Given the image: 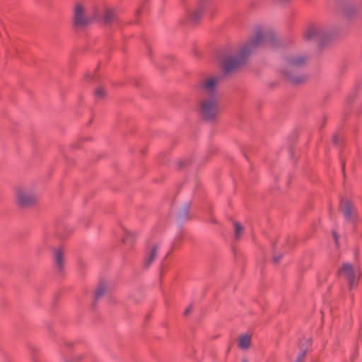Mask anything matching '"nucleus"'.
Here are the masks:
<instances>
[{"instance_id": "6", "label": "nucleus", "mask_w": 362, "mask_h": 362, "mask_svg": "<svg viewBox=\"0 0 362 362\" xmlns=\"http://www.w3.org/2000/svg\"><path fill=\"white\" fill-rule=\"evenodd\" d=\"M303 36L305 40L317 43H322L329 38V34L327 29L319 25L308 27Z\"/></svg>"}, {"instance_id": "11", "label": "nucleus", "mask_w": 362, "mask_h": 362, "mask_svg": "<svg viewBox=\"0 0 362 362\" xmlns=\"http://www.w3.org/2000/svg\"><path fill=\"white\" fill-rule=\"evenodd\" d=\"M308 60L305 55L298 54L289 57L287 60V65L290 68H298L303 66Z\"/></svg>"}, {"instance_id": "21", "label": "nucleus", "mask_w": 362, "mask_h": 362, "mask_svg": "<svg viewBox=\"0 0 362 362\" xmlns=\"http://www.w3.org/2000/svg\"><path fill=\"white\" fill-rule=\"evenodd\" d=\"M105 95V91L103 88L99 87L95 90V95L98 98H103Z\"/></svg>"}, {"instance_id": "24", "label": "nucleus", "mask_w": 362, "mask_h": 362, "mask_svg": "<svg viewBox=\"0 0 362 362\" xmlns=\"http://www.w3.org/2000/svg\"><path fill=\"white\" fill-rule=\"evenodd\" d=\"M190 311V308H188L186 310L185 314L187 315Z\"/></svg>"}, {"instance_id": "8", "label": "nucleus", "mask_w": 362, "mask_h": 362, "mask_svg": "<svg viewBox=\"0 0 362 362\" xmlns=\"http://www.w3.org/2000/svg\"><path fill=\"white\" fill-rule=\"evenodd\" d=\"M340 209L347 221H351L355 215V209L353 205L346 199H341Z\"/></svg>"}, {"instance_id": "26", "label": "nucleus", "mask_w": 362, "mask_h": 362, "mask_svg": "<svg viewBox=\"0 0 362 362\" xmlns=\"http://www.w3.org/2000/svg\"><path fill=\"white\" fill-rule=\"evenodd\" d=\"M308 343L310 344L311 343L310 339H308Z\"/></svg>"}, {"instance_id": "5", "label": "nucleus", "mask_w": 362, "mask_h": 362, "mask_svg": "<svg viewBox=\"0 0 362 362\" xmlns=\"http://www.w3.org/2000/svg\"><path fill=\"white\" fill-rule=\"evenodd\" d=\"M339 274L348 281L350 290L357 285L361 275L359 267L353 266L349 263H344L339 271Z\"/></svg>"}, {"instance_id": "20", "label": "nucleus", "mask_w": 362, "mask_h": 362, "mask_svg": "<svg viewBox=\"0 0 362 362\" xmlns=\"http://www.w3.org/2000/svg\"><path fill=\"white\" fill-rule=\"evenodd\" d=\"M306 354V350L302 349L298 353L296 359L293 362H303L304 361V357Z\"/></svg>"}, {"instance_id": "16", "label": "nucleus", "mask_w": 362, "mask_h": 362, "mask_svg": "<svg viewBox=\"0 0 362 362\" xmlns=\"http://www.w3.org/2000/svg\"><path fill=\"white\" fill-rule=\"evenodd\" d=\"M157 252L158 250H150L146 255L144 264L146 267H148L156 258L158 255Z\"/></svg>"}, {"instance_id": "10", "label": "nucleus", "mask_w": 362, "mask_h": 362, "mask_svg": "<svg viewBox=\"0 0 362 362\" xmlns=\"http://www.w3.org/2000/svg\"><path fill=\"white\" fill-rule=\"evenodd\" d=\"M210 0H198L197 8L190 13V18L192 21H197L199 20L202 14L208 6Z\"/></svg>"}, {"instance_id": "22", "label": "nucleus", "mask_w": 362, "mask_h": 362, "mask_svg": "<svg viewBox=\"0 0 362 362\" xmlns=\"http://www.w3.org/2000/svg\"><path fill=\"white\" fill-rule=\"evenodd\" d=\"M286 247H301V245L298 243H296L294 240H289Z\"/></svg>"}, {"instance_id": "9", "label": "nucleus", "mask_w": 362, "mask_h": 362, "mask_svg": "<svg viewBox=\"0 0 362 362\" xmlns=\"http://www.w3.org/2000/svg\"><path fill=\"white\" fill-rule=\"evenodd\" d=\"M123 232L124 234L122 238L123 243L127 246H134L138 240V233L127 228H124Z\"/></svg>"}, {"instance_id": "23", "label": "nucleus", "mask_w": 362, "mask_h": 362, "mask_svg": "<svg viewBox=\"0 0 362 362\" xmlns=\"http://www.w3.org/2000/svg\"><path fill=\"white\" fill-rule=\"evenodd\" d=\"M186 209L183 210V211L180 212V218H185L186 215Z\"/></svg>"}, {"instance_id": "19", "label": "nucleus", "mask_w": 362, "mask_h": 362, "mask_svg": "<svg viewBox=\"0 0 362 362\" xmlns=\"http://www.w3.org/2000/svg\"><path fill=\"white\" fill-rule=\"evenodd\" d=\"M282 257L283 253L281 252V250H276V252L272 255L273 262L277 264L279 262Z\"/></svg>"}, {"instance_id": "12", "label": "nucleus", "mask_w": 362, "mask_h": 362, "mask_svg": "<svg viewBox=\"0 0 362 362\" xmlns=\"http://www.w3.org/2000/svg\"><path fill=\"white\" fill-rule=\"evenodd\" d=\"M251 344V336L247 334L240 335L238 339V346L242 350L249 349Z\"/></svg>"}, {"instance_id": "17", "label": "nucleus", "mask_w": 362, "mask_h": 362, "mask_svg": "<svg viewBox=\"0 0 362 362\" xmlns=\"http://www.w3.org/2000/svg\"><path fill=\"white\" fill-rule=\"evenodd\" d=\"M107 290L108 288L105 284H100L95 293V298H99L101 297L107 291Z\"/></svg>"}, {"instance_id": "3", "label": "nucleus", "mask_w": 362, "mask_h": 362, "mask_svg": "<svg viewBox=\"0 0 362 362\" xmlns=\"http://www.w3.org/2000/svg\"><path fill=\"white\" fill-rule=\"evenodd\" d=\"M98 19V10L96 8H87L80 3L75 4L73 22L77 28H84Z\"/></svg>"}, {"instance_id": "18", "label": "nucleus", "mask_w": 362, "mask_h": 362, "mask_svg": "<svg viewBox=\"0 0 362 362\" xmlns=\"http://www.w3.org/2000/svg\"><path fill=\"white\" fill-rule=\"evenodd\" d=\"M146 246L148 247V249L155 250L160 247L162 245L158 241L151 238L147 240Z\"/></svg>"}, {"instance_id": "13", "label": "nucleus", "mask_w": 362, "mask_h": 362, "mask_svg": "<svg viewBox=\"0 0 362 362\" xmlns=\"http://www.w3.org/2000/svg\"><path fill=\"white\" fill-rule=\"evenodd\" d=\"M99 18H100V16H103V19L105 23H111L115 16V11L112 8H105L103 13H99Z\"/></svg>"}, {"instance_id": "14", "label": "nucleus", "mask_w": 362, "mask_h": 362, "mask_svg": "<svg viewBox=\"0 0 362 362\" xmlns=\"http://www.w3.org/2000/svg\"><path fill=\"white\" fill-rule=\"evenodd\" d=\"M245 232L244 226L239 222H234L233 223V238L235 240H240Z\"/></svg>"}, {"instance_id": "2", "label": "nucleus", "mask_w": 362, "mask_h": 362, "mask_svg": "<svg viewBox=\"0 0 362 362\" xmlns=\"http://www.w3.org/2000/svg\"><path fill=\"white\" fill-rule=\"evenodd\" d=\"M13 192L15 204L19 209H30L37 203V197L31 185H21L16 186Z\"/></svg>"}, {"instance_id": "25", "label": "nucleus", "mask_w": 362, "mask_h": 362, "mask_svg": "<svg viewBox=\"0 0 362 362\" xmlns=\"http://www.w3.org/2000/svg\"><path fill=\"white\" fill-rule=\"evenodd\" d=\"M333 236H334V239L336 240L337 239V235H336L335 233H333Z\"/></svg>"}, {"instance_id": "1", "label": "nucleus", "mask_w": 362, "mask_h": 362, "mask_svg": "<svg viewBox=\"0 0 362 362\" xmlns=\"http://www.w3.org/2000/svg\"><path fill=\"white\" fill-rule=\"evenodd\" d=\"M274 33L261 25H257L252 29V34L240 45L236 54H227L222 57L221 68L225 74H229L254 54L257 49L274 39Z\"/></svg>"}, {"instance_id": "4", "label": "nucleus", "mask_w": 362, "mask_h": 362, "mask_svg": "<svg viewBox=\"0 0 362 362\" xmlns=\"http://www.w3.org/2000/svg\"><path fill=\"white\" fill-rule=\"evenodd\" d=\"M198 111L201 117L208 121L215 119L219 113L218 98L215 95H209L199 100Z\"/></svg>"}, {"instance_id": "15", "label": "nucleus", "mask_w": 362, "mask_h": 362, "mask_svg": "<svg viewBox=\"0 0 362 362\" xmlns=\"http://www.w3.org/2000/svg\"><path fill=\"white\" fill-rule=\"evenodd\" d=\"M64 254L63 250H55L54 254V263L59 269H62L64 265Z\"/></svg>"}, {"instance_id": "7", "label": "nucleus", "mask_w": 362, "mask_h": 362, "mask_svg": "<svg viewBox=\"0 0 362 362\" xmlns=\"http://www.w3.org/2000/svg\"><path fill=\"white\" fill-rule=\"evenodd\" d=\"M220 78L219 76H209L202 81L200 87L209 95H214L213 93L217 88Z\"/></svg>"}]
</instances>
